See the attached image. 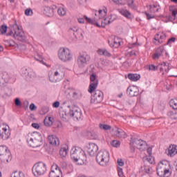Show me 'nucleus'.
<instances>
[{"label":"nucleus","instance_id":"1","mask_svg":"<svg viewBox=\"0 0 177 177\" xmlns=\"http://www.w3.org/2000/svg\"><path fill=\"white\" fill-rule=\"evenodd\" d=\"M71 158L78 165H83L86 161V154L81 147H73L71 150Z\"/></svg>","mask_w":177,"mask_h":177},{"label":"nucleus","instance_id":"2","mask_svg":"<svg viewBox=\"0 0 177 177\" xmlns=\"http://www.w3.org/2000/svg\"><path fill=\"white\" fill-rule=\"evenodd\" d=\"M14 32L12 30H10L9 32L6 33V35L7 37H13V38H15V39H18V41H21L23 42V41H26V37H24V32L21 29H20V27H19V25L17 24H15L13 25Z\"/></svg>","mask_w":177,"mask_h":177},{"label":"nucleus","instance_id":"3","mask_svg":"<svg viewBox=\"0 0 177 177\" xmlns=\"http://www.w3.org/2000/svg\"><path fill=\"white\" fill-rule=\"evenodd\" d=\"M27 142L30 147H40L44 143L42 134L37 132H33L32 138H27Z\"/></svg>","mask_w":177,"mask_h":177},{"label":"nucleus","instance_id":"4","mask_svg":"<svg viewBox=\"0 0 177 177\" xmlns=\"http://www.w3.org/2000/svg\"><path fill=\"white\" fill-rule=\"evenodd\" d=\"M32 171L34 176H42V175H45V174H46V164L42 162L35 163L32 167Z\"/></svg>","mask_w":177,"mask_h":177},{"label":"nucleus","instance_id":"5","mask_svg":"<svg viewBox=\"0 0 177 177\" xmlns=\"http://www.w3.org/2000/svg\"><path fill=\"white\" fill-rule=\"evenodd\" d=\"M58 57L62 62H70L73 59L71 51L68 48H61L58 51Z\"/></svg>","mask_w":177,"mask_h":177},{"label":"nucleus","instance_id":"6","mask_svg":"<svg viewBox=\"0 0 177 177\" xmlns=\"http://www.w3.org/2000/svg\"><path fill=\"white\" fill-rule=\"evenodd\" d=\"M64 72L60 69L54 70L53 72L48 73V77L50 82H59L62 78H64Z\"/></svg>","mask_w":177,"mask_h":177},{"label":"nucleus","instance_id":"7","mask_svg":"<svg viewBox=\"0 0 177 177\" xmlns=\"http://www.w3.org/2000/svg\"><path fill=\"white\" fill-rule=\"evenodd\" d=\"M110 158V154L107 151H100L96 156V161L100 165H106Z\"/></svg>","mask_w":177,"mask_h":177},{"label":"nucleus","instance_id":"8","mask_svg":"<svg viewBox=\"0 0 177 177\" xmlns=\"http://www.w3.org/2000/svg\"><path fill=\"white\" fill-rule=\"evenodd\" d=\"M130 147L132 151H135V147L139 149V150L143 151L146 147V142L142 139L131 138Z\"/></svg>","mask_w":177,"mask_h":177},{"label":"nucleus","instance_id":"9","mask_svg":"<svg viewBox=\"0 0 177 177\" xmlns=\"http://www.w3.org/2000/svg\"><path fill=\"white\" fill-rule=\"evenodd\" d=\"M1 162H4V164H8L9 161H12V153H10V150L6 146H1Z\"/></svg>","mask_w":177,"mask_h":177},{"label":"nucleus","instance_id":"10","mask_svg":"<svg viewBox=\"0 0 177 177\" xmlns=\"http://www.w3.org/2000/svg\"><path fill=\"white\" fill-rule=\"evenodd\" d=\"M68 34L72 37L75 38H84V30L80 28L75 26L70 28L68 30Z\"/></svg>","mask_w":177,"mask_h":177},{"label":"nucleus","instance_id":"11","mask_svg":"<svg viewBox=\"0 0 177 177\" xmlns=\"http://www.w3.org/2000/svg\"><path fill=\"white\" fill-rule=\"evenodd\" d=\"M103 97V92L100 90H96L91 97V103H93L94 104L102 103Z\"/></svg>","mask_w":177,"mask_h":177},{"label":"nucleus","instance_id":"12","mask_svg":"<svg viewBox=\"0 0 177 177\" xmlns=\"http://www.w3.org/2000/svg\"><path fill=\"white\" fill-rule=\"evenodd\" d=\"M156 171L160 177H169L171 175L169 169H167V165H164V163L158 165Z\"/></svg>","mask_w":177,"mask_h":177},{"label":"nucleus","instance_id":"13","mask_svg":"<svg viewBox=\"0 0 177 177\" xmlns=\"http://www.w3.org/2000/svg\"><path fill=\"white\" fill-rule=\"evenodd\" d=\"M71 118L73 117L74 120L78 121V120H81V116L82 115V112L81 111V109L77 106H73L69 109Z\"/></svg>","mask_w":177,"mask_h":177},{"label":"nucleus","instance_id":"14","mask_svg":"<svg viewBox=\"0 0 177 177\" xmlns=\"http://www.w3.org/2000/svg\"><path fill=\"white\" fill-rule=\"evenodd\" d=\"M89 60H91V57L88 54H80L77 63L80 67H85Z\"/></svg>","mask_w":177,"mask_h":177},{"label":"nucleus","instance_id":"15","mask_svg":"<svg viewBox=\"0 0 177 177\" xmlns=\"http://www.w3.org/2000/svg\"><path fill=\"white\" fill-rule=\"evenodd\" d=\"M115 3L117 5H126L127 3L129 8L133 10H136V5L135 4V0H113Z\"/></svg>","mask_w":177,"mask_h":177},{"label":"nucleus","instance_id":"16","mask_svg":"<svg viewBox=\"0 0 177 177\" xmlns=\"http://www.w3.org/2000/svg\"><path fill=\"white\" fill-rule=\"evenodd\" d=\"M63 173L62 172V169L59 168L57 165H53L51 167V171L49 174V177H62Z\"/></svg>","mask_w":177,"mask_h":177},{"label":"nucleus","instance_id":"17","mask_svg":"<svg viewBox=\"0 0 177 177\" xmlns=\"http://www.w3.org/2000/svg\"><path fill=\"white\" fill-rule=\"evenodd\" d=\"M97 150H99V147L93 142H90L88 146H87V152L91 157H95Z\"/></svg>","mask_w":177,"mask_h":177},{"label":"nucleus","instance_id":"18","mask_svg":"<svg viewBox=\"0 0 177 177\" xmlns=\"http://www.w3.org/2000/svg\"><path fill=\"white\" fill-rule=\"evenodd\" d=\"M127 94L131 97L139 95V88L138 86H130L127 88Z\"/></svg>","mask_w":177,"mask_h":177},{"label":"nucleus","instance_id":"19","mask_svg":"<svg viewBox=\"0 0 177 177\" xmlns=\"http://www.w3.org/2000/svg\"><path fill=\"white\" fill-rule=\"evenodd\" d=\"M3 126H4V127H2L3 132L1 134V138L3 140H7V139H9L10 136V131L8 130V128L9 129V126H8V124L3 123Z\"/></svg>","mask_w":177,"mask_h":177},{"label":"nucleus","instance_id":"20","mask_svg":"<svg viewBox=\"0 0 177 177\" xmlns=\"http://www.w3.org/2000/svg\"><path fill=\"white\" fill-rule=\"evenodd\" d=\"M59 117L64 122H68L71 118V115H70V111L67 113V111L60 110L59 111Z\"/></svg>","mask_w":177,"mask_h":177},{"label":"nucleus","instance_id":"21","mask_svg":"<svg viewBox=\"0 0 177 177\" xmlns=\"http://www.w3.org/2000/svg\"><path fill=\"white\" fill-rule=\"evenodd\" d=\"M163 53H165V49H164V47H159L153 55V60H157V59H160V57L162 56Z\"/></svg>","mask_w":177,"mask_h":177},{"label":"nucleus","instance_id":"22","mask_svg":"<svg viewBox=\"0 0 177 177\" xmlns=\"http://www.w3.org/2000/svg\"><path fill=\"white\" fill-rule=\"evenodd\" d=\"M48 140L50 145L53 146H59L60 145V141H59V138L56 136H48Z\"/></svg>","mask_w":177,"mask_h":177},{"label":"nucleus","instance_id":"23","mask_svg":"<svg viewBox=\"0 0 177 177\" xmlns=\"http://www.w3.org/2000/svg\"><path fill=\"white\" fill-rule=\"evenodd\" d=\"M118 12L119 13H120V15H122V16H124V17H126V19H128L129 20H132V18L133 17L132 13H131V12H129L127 9H119Z\"/></svg>","mask_w":177,"mask_h":177},{"label":"nucleus","instance_id":"24","mask_svg":"<svg viewBox=\"0 0 177 177\" xmlns=\"http://www.w3.org/2000/svg\"><path fill=\"white\" fill-rule=\"evenodd\" d=\"M153 39V44H156V41H158V44H162L164 39H165V35L158 33L155 35Z\"/></svg>","mask_w":177,"mask_h":177},{"label":"nucleus","instance_id":"25","mask_svg":"<svg viewBox=\"0 0 177 177\" xmlns=\"http://www.w3.org/2000/svg\"><path fill=\"white\" fill-rule=\"evenodd\" d=\"M2 81H3V85L4 86H7L8 84H9V80L10 79V77H9V74L7 72H3L2 73Z\"/></svg>","mask_w":177,"mask_h":177},{"label":"nucleus","instance_id":"26","mask_svg":"<svg viewBox=\"0 0 177 177\" xmlns=\"http://www.w3.org/2000/svg\"><path fill=\"white\" fill-rule=\"evenodd\" d=\"M44 15H45L48 17H52L54 15L53 8H51L48 6L44 7Z\"/></svg>","mask_w":177,"mask_h":177},{"label":"nucleus","instance_id":"27","mask_svg":"<svg viewBox=\"0 0 177 177\" xmlns=\"http://www.w3.org/2000/svg\"><path fill=\"white\" fill-rule=\"evenodd\" d=\"M98 84L99 83L97 80L90 84L88 89V91L89 92V93H93V92L95 93V91H96V88H97Z\"/></svg>","mask_w":177,"mask_h":177},{"label":"nucleus","instance_id":"28","mask_svg":"<svg viewBox=\"0 0 177 177\" xmlns=\"http://www.w3.org/2000/svg\"><path fill=\"white\" fill-rule=\"evenodd\" d=\"M147 6V8H149L150 13H156V12H158L160 9H161L160 5L158 6L157 4H153V6L149 5Z\"/></svg>","mask_w":177,"mask_h":177},{"label":"nucleus","instance_id":"29","mask_svg":"<svg viewBox=\"0 0 177 177\" xmlns=\"http://www.w3.org/2000/svg\"><path fill=\"white\" fill-rule=\"evenodd\" d=\"M177 154V146L176 145H171L169 148V153L168 155L170 156V157H174V156H176Z\"/></svg>","mask_w":177,"mask_h":177},{"label":"nucleus","instance_id":"30","mask_svg":"<svg viewBox=\"0 0 177 177\" xmlns=\"http://www.w3.org/2000/svg\"><path fill=\"white\" fill-rule=\"evenodd\" d=\"M84 18L86 19L87 23L88 24H93V26H96V27H100V25L99 24V22H97V19H92L91 18H88L86 16H84Z\"/></svg>","mask_w":177,"mask_h":177},{"label":"nucleus","instance_id":"31","mask_svg":"<svg viewBox=\"0 0 177 177\" xmlns=\"http://www.w3.org/2000/svg\"><path fill=\"white\" fill-rule=\"evenodd\" d=\"M128 78L129 80H131V81H139V80H140V75L130 73L128 75Z\"/></svg>","mask_w":177,"mask_h":177},{"label":"nucleus","instance_id":"32","mask_svg":"<svg viewBox=\"0 0 177 177\" xmlns=\"http://www.w3.org/2000/svg\"><path fill=\"white\" fill-rule=\"evenodd\" d=\"M115 133L118 138H122L123 139H125V138H127V133L120 129H118L116 130Z\"/></svg>","mask_w":177,"mask_h":177},{"label":"nucleus","instance_id":"33","mask_svg":"<svg viewBox=\"0 0 177 177\" xmlns=\"http://www.w3.org/2000/svg\"><path fill=\"white\" fill-rule=\"evenodd\" d=\"M113 20H111L110 18H104L103 20L101 21V27L104 28L107 24H110L113 23Z\"/></svg>","mask_w":177,"mask_h":177},{"label":"nucleus","instance_id":"34","mask_svg":"<svg viewBox=\"0 0 177 177\" xmlns=\"http://www.w3.org/2000/svg\"><path fill=\"white\" fill-rule=\"evenodd\" d=\"M118 38H115L114 41L109 40V46L111 48H118Z\"/></svg>","mask_w":177,"mask_h":177},{"label":"nucleus","instance_id":"35","mask_svg":"<svg viewBox=\"0 0 177 177\" xmlns=\"http://www.w3.org/2000/svg\"><path fill=\"white\" fill-rule=\"evenodd\" d=\"M57 13L59 16L63 17V16H66V15L67 14V11H66V8L63 7H59L57 9Z\"/></svg>","mask_w":177,"mask_h":177},{"label":"nucleus","instance_id":"36","mask_svg":"<svg viewBox=\"0 0 177 177\" xmlns=\"http://www.w3.org/2000/svg\"><path fill=\"white\" fill-rule=\"evenodd\" d=\"M161 66L160 67V71H165V73H168L169 71V66L167 65V62H163L161 64Z\"/></svg>","mask_w":177,"mask_h":177},{"label":"nucleus","instance_id":"37","mask_svg":"<svg viewBox=\"0 0 177 177\" xmlns=\"http://www.w3.org/2000/svg\"><path fill=\"white\" fill-rule=\"evenodd\" d=\"M168 116L170 117L171 120H177V112L175 111H169L168 112Z\"/></svg>","mask_w":177,"mask_h":177},{"label":"nucleus","instance_id":"38","mask_svg":"<svg viewBox=\"0 0 177 177\" xmlns=\"http://www.w3.org/2000/svg\"><path fill=\"white\" fill-rule=\"evenodd\" d=\"M99 127L100 129H103V131H110V129H111V126L109 124H100Z\"/></svg>","mask_w":177,"mask_h":177},{"label":"nucleus","instance_id":"39","mask_svg":"<svg viewBox=\"0 0 177 177\" xmlns=\"http://www.w3.org/2000/svg\"><path fill=\"white\" fill-rule=\"evenodd\" d=\"M82 97V93L80 91H76L73 93V97L74 99H80Z\"/></svg>","mask_w":177,"mask_h":177},{"label":"nucleus","instance_id":"40","mask_svg":"<svg viewBox=\"0 0 177 177\" xmlns=\"http://www.w3.org/2000/svg\"><path fill=\"white\" fill-rule=\"evenodd\" d=\"M102 13H103V10H100L98 11V16H99V19L102 20V19H103V17H104V16H106V15H107V8H105L104 10V14L103 15H102Z\"/></svg>","mask_w":177,"mask_h":177},{"label":"nucleus","instance_id":"41","mask_svg":"<svg viewBox=\"0 0 177 177\" xmlns=\"http://www.w3.org/2000/svg\"><path fill=\"white\" fill-rule=\"evenodd\" d=\"M170 106L172 107L174 110H177V100L176 99H172L170 100Z\"/></svg>","mask_w":177,"mask_h":177},{"label":"nucleus","instance_id":"42","mask_svg":"<svg viewBox=\"0 0 177 177\" xmlns=\"http://www.w3.org/2000/svg\"><path fill=\"white\" fill-rule=\"evenodd\" d=\"M59 154L62 157H66L67 156V148L62 147L59 150Z\"/></svg>","mask_w":177,"mask_h":177},{"label":"nucleus","instance_id":"43","mask_svg":"<svg viewBox=\"0 0 177 177\" xmlns=\"http://www.w3.org/2000/svg\"><path fill=\"white\" fill-rule=\"evenodd\" d=\"M35 60H37V62H39L40 63H41L42 64H44V66H46V63L45 62H44V59L42 58V55L37 54V56L35 57Z\"/></svg>","mask_w":177,"mask_h":177},{"label":"nucleus","instance_id":"44","mask_svg":"<svg viewBox=\"0 0 177 177\" xmlns=\"http://www.w3.org/2000/svg\"><path fill=\"white\" fill-rule=\"evenodd\" d=\"M11 177H25V176L23 171H19V174H17V171H15L12 174Z\"/></svg>","mask_w":177,"mask_h":177},{"label":"nucleus","instance_id":"45","mask_svg":"<svg viewBox=\"0 0 177 177\" xmlns=\"http://www.w3.org/2000/svg\"><path fill=\"white\" fill-rule=\"evenodd\" d=\"M28 77L30 78H35V77H37V74L32 71V69L30 68L28 73Z\"/></svg>","mask_w":177,"mask_h":177},{"label":"nucleus","instance_id":"46","mask_svg":"<svg viewBox=\"0 0 177 177\" xmlns=\"http://www.w3.org/2000/svg\"><path fill=\"white\" fill-rule=\"evenodd\" d=\"M143 171L145 174L150 175V174H151L152 169L149 166H145Z\"/></svg>","mask_w":177,"mask_h":177},{"label":"nucleus","instance_id":"47","mask_svg":"<svg viewBox=\"0 0 177 177\" xmlns=\"http://www.w3.org/2000/svg\"><path fill=\"white\" fill-rule=\"evenodd\" d=\"M29 71H30V68H27L26 67H24L21 70V73L23 74V75H25V77H27L28 75Z\"/></svg>","mask_w":177,"mask_h":177},{"label":"nucleus","instance_id":"48","mask_svg":"<svg viewBox=\"0 0 177 177\" xmlns=\"http://www.w3.org/2000/svg\"><path fill=\"white\" fill-rule=\"evenodd\" d=\"M44 123L46 127H52L53 125V121L48 120V118L44 119Z\"/></svg>","mask_w":177,"mask_h":177},{"label":"nucleus","instance_id":"49","mask_svg":"<svg viewBox=\"0 0 177 177\" xmlns=\"http://www.w3.org/2000/svg\"><path fill=\"white\" fill-rule=\"evenodd\" d=\"M111 145L113 147H120V146L121 145V142H120L119 140H113Z\"/></svg>","mask_w":177,"mask_h":177},{"label":"nucleus","instance_id":"50","mask_svg":"<svg viewBox=\"0 0 177 177\" xmlns=\"http://www.w3.org/2000/svg\"><path fill=\"white\" fill-rule=\"evenodd\" d=\"M6 31H8V26L2 25L1 26V34H6Z\"/></svg>","mask_w":177,"mask_h":177},{"label":"nucleus","instance_id":"51","mask_svg":"<svg viewBox=\"0 0 177 177\" xmlns=\"http://www.w3.org/2000/svg\"><path fill=\"white\" fill-rule=\"evenodd\" d=\"M160 68V66H156L154 64H151L149 66V70H151V71H157L158 68Z\"/></svg>","mask_w":177,"mask_h":177},{"label":"nucleus","instance_id":"52","mask_svg":"<svg viewBox=\"0 0 177 177\" xmlns=\"http://www.w3.org/2000/svg\"><path fill=\"white\" fill-rule=\"evenodd\" d=\"M15 106H17V107H21V101H20L19 98H15Z\"/></svg>","mask_w":177,"mask_h":177},{"label":"nucleus","instance_id":"53","mask_svg":"<svg viewBox=\"0 0 177 177\" xmlns=\"http://www.w3.org/2000/svg\"><path fill=\"white\" fill-rule=\"evenodd\" d=\"M26 16H31L32 15V10L31 8H28L25 10Z\"/></svg>","mask_w":177,"mask_h":177},{"label":"nucleus","instance_id":"54","mask_svg":"<svg viewBox=\"0 0 177 177\" xmlns=\"http://www.w3.org/2000/svg\"><path fill=\"white\" fill-rule=\"evenodd\" d=\"M147 161H148L149 164H153V162L154 161V158H153V156L150 155L147 158Z\"/></svg>","mask_w":177,"mask_h":177},{"label":"nucleus","instance_id":"55","mask_svg":"<svg viewBox=\"0 0 177 177\" xmlns=\"http://www.w3.org/2000/svg\"><path fill=\"white\" fill-rule=\"evenodd\" d=\"M117 163H118V165H119V167H124V164H125V163L122 161V159H121V158L118 159Z\"/></svg>","mask_w":177,"mask_h":177},{"label":"nucleus","instance_id":"56","mask_svg":"<svg viewBox=\"0 0 177 177\" xmlns=\"http://www.w3.org/2000/svg\"><path fill=\"white\" fill-rule=\"evenodd\" d=\"M59 106H60V102L59 101H55L53 104V107H54V109H59Z\"/></svg>","mask_w":177,"mask_h":177},{"label":"nucleus","instance_id":"57","mask_svg":"<svg viewBox=\"0 0 177 177\" xmlns=\"http://www.w3.org/2000/svg\"><path fill=\"white\" fill-rule=\"evenodd\" d=\"M118 172L120 177L124 176V172L122 171V168L118 167Z\"/></svg>","mask_w":177,"mask_h":177},{"label":"nucleus","instance_id":"58","mask_svg":"<svg viewBox=\"0 0 177 177\" xmlns=\"http://www.w3.org/2000/svg\"><path fill=\"white\" fill-rule=\"evenodd\" d=\"M104 56H106V57H111V53H110V52L106 49H104Z\"/></svg>","mask_w":177,"mask_h":177},{"label":"nucleus","instance_id":"59","mask_svg":"<svg viewBox=\"0 0 177 177\" xmlns=\"http://www.w3.org/2000/svg\"><path fill=\"white\" fill-rule=\"evenodd\" d=\"M29 109H30V111H35V110L37 109V106H35V105L34 104V103H32V104L30 105Z\"/></svg>","mask_w":177,"mask_h":177},{"label":"nucleus","instance_id":"60","mask_svg":"<svg viewBox=\"0 0 177 177\" xmlns=\"http://www.w3.org/2000/svg\"><path fill=\"white\" fill-rule=\"evenodd\" d=\"M147 18L148 20H151V19H154V15L149 14V12H145Z\"/></svg>","mask_w":177,"mask_h":177},{"label":"nucleus","instance_id":"61","mask_svg":"<svg viewBox=\"0 0 177 177\" xmlns=\"http://www.w3.org/2000/svg\"><path fill=\"white\" fill-rule=\"evenodd\" d=\"M90 80H91V82H95V81H96V75H95V74L91 75Z\"/></svg>","mask_w":177,"mask_h":177},{"label":"nucleus","instance_id":"62","mask_svg":"<svg viewBox=\"0 0 177 177\" xmlns=\"http://www.w3.org/2000/svg\"><path fill=\"white\" fill-rule=\"evenodd\" d=\"M175 41H176V38L175 37H171L169 39V40L167 41V45H169V44H172V42H175Z\"/></svg>","mask_w":177,"mask_h":177},{"label":"nucleus","instance_id":"63","mask_svg":"<svg viewBox=\"0 0 177 177\" xmlns=\"http://www.w3.org/2000/svg\"><path fill=\"white\" fill-rule=\"evenodd\" d=\"M170 12H171V16H173V17H176L177 9L173 10H170Z\"/></svg>","mask_w":177,"mask_h":177},{"label":"nucleus","instance_id":"64","mask_svg":"<svg viewBox=\"0 0 177 177\" xmlns=\"http://www.w3.org/2000/svg\"><path fill=\"white\" fill-rule=\"evenodd\" d=\"M32 127L35 128V129H39V124L38 123H32Z\"/></svg>","mask_w":177,"mask_h":177}]
</instances>
